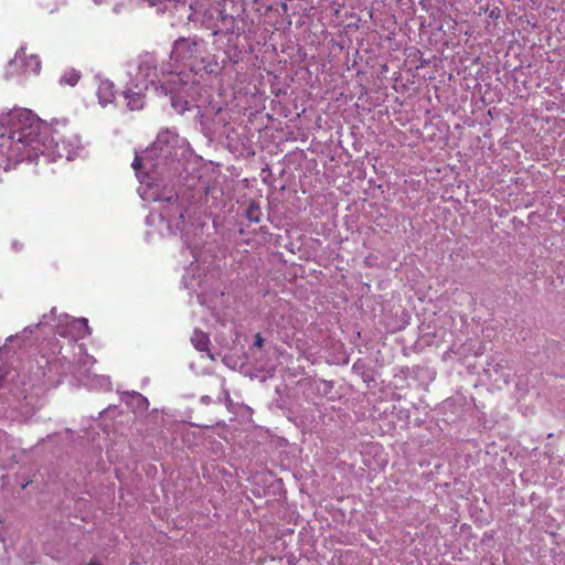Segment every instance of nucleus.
<instances>
[{"label":"nucleus","mask_w":565,"mask_h":565,"mask_svg":"<svg viewBox=\"0 0 565 565\" xmlns=\"http://www.w3.org/2000/svg\"><path fill=\"white\" fill-rule=\"evenodd\" d=\"M78 141L66 121L46 122L30 109L15 108L1 116L0 166L8 169L40 154L71 159Z\"/></svg>","instance_id":"obj_1"},{"label":"nucleus","mask_w":565,"mask_h":565,"mask_svg":"<svg viewBox=\"0 0 565 565\" xmlns=\"http://www.w3.org/2000/svg\"><path fill=\"white\" fill-rule=\"evenodd\" d=\"M202 41L193 38L178 39L171 52V57L177 62H184L194 58L200 53V44Z\"/></svg>","instance_id":"obj_2"},{"label":"nucleus","mask_w":565,"mask_h":565,"mask_svg":"<svg viewBox=\"0 0 565 565\" xmlns=\"http://www.w3.org/2000/svg\"><path fill=\"white\" fill-rule=\"evenodd\" d=\"M11 64L22 70L23 74L35 75L41 71V60L38 55L28 53L26 49L19 50Z\"/></svg>","instance_id":"obj_3"},{"label":"nucleus","mask_w":565,"mask_h":565,"mask_svg":"<svg viewBox=\"0 0 565 565\" xmlns=\"http://www.w3.org/2000/svg\"><path fill=\"white\" fill-rule=\"evenodd\" d=\"M97 97L103 106H106L114 102L116 97L115 86L109 81H103L99 83L97 88Z\"/></svg>","instance_id":"obj_4"},{"label":"nucleus","mask_w":565,"mask_h":565,"mask_svg":"<svg viewBox=\"0 0 565 565\" xmlns=\"http://www.w3.org/2000/svg\"><path fill=\"white\" fill-rule=\"evenodd\" d=\"M124 97L127 100V106L130 110H139L143 107V95L140 92L127 89L124 92Z\"/></svg>","instance_id":"obj_5"},{"label":"nucleus","mask_w":565,"mask_h":565,"mask_svg":"<svg viewBox=\"0 0 565 565\" xmlns=\"http://www.w3.org/2000/svg\"><path fill=\"white\" fill-rule=\"evenodd\" d=\"M191 342L196 350L206 351L209 349L210 339L206 333L195 330L191 338Z\"/></svg>","instance_id":"obj_6"},{"label":"nucleus","mask_w":565,"mask_h":565,"mask_svg":"<svg viewBox=\"0 0 565 565\" xmlns=\"http://www.w3.org/2000/svg\"><path fill=\"white\" fill-rule=\"evenodd\" d=\"M245 216L253 223H259L262 218V210L259 204L255 201H250L246 209Z\"/></svg>","instance_id":"obj_7"},{"label":"nucleus","mask_w":565,"mask_h":565,"mask_svg":"<svg viewBox=\"0 0 565 565\" xmlns=\"http://www.w3.org/2000/svg\"><path fill=\"white\" fill-rule=\"evenodd\" d=\"M79 79H81L79 72H77L75 70H68L62 75L60 83L70 85V86H75Z\"/></svg>","instance_id":"obj_8"},{"label":"nucleus","mask_w":565,"mask_h":565,"mask_svg":"<svg viewBox=\"0 0 565 565\" xmlns=\"http://www.w3.org/2000/svg\"><path fill=\"white\" fill-rule=\"evenodd\" d=\"M132 167L135 170H139V168L141 167V162H140L139 158H135V160L132 162Z\"/></svg>","instance_id":"obj_9"},{"label":"nucleus","mask_w":565,"mask_h":565,"mask_svg":"<svg viewBox=\"0 0 565 565\" xmlns=\"http://www.w3.org/2000/svg\"><path fill=\"white\" fill-rule=\"evenodd\" d=\"M256 345L262 347L263 345V339L259 334L256 335Z\"/></svg>","instance_id":"obj_10"},{"label":"nucleus","mask_w":565,"mask_h":565,"mask_svg":"<svg viewBox=\"0 0 565 565\" xmlns=\"http://www.w3.org/2000/svg\"><path fill=\"white\" fill-rule=\"evenodd\" d=\"M87 565H102L98 561H90Z\"/></svg>","instance_id":"obj_11"}]
</instances>
